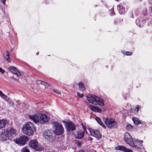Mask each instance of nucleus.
<instances>
[{
    "instance_id": "nucleus-1",
    "label": "nucleus",
    "mask_w": 152,
    "mask_h": 152,
    "mask_svg": "<svg viewBox=\"0 0 152 152\" xmlns=\"http://www.w3.org/2000/svg\"><path fill=\"white\" fill-rule=\"evenodd\" d=\"M29 117L35 123H39L43 124L48 122L49 120L48 118L46 115L39 113H37L34 115H30Z\"/></svg>"
},
{
    "instance_id": "nucleus-2",
    "label": "nucleus",
    "mask_w": 152,
    "mask_h": 152,
    "mask_svg": "<svg viewBox=\"0 0 152 152\" xmlns=\"http://www.w3.org/2000/svg\"><path fill=\"white\" fill-rule=\"evenodd\" d=\"M22 130L24 134L31 136L34 134L35 131V127L31 122H28L23 125Z\"/></svg>"
},
{
    "instance_id": "nucleus-3",
    "label": "nucleus",
    "mask_w": 152,
    "mask_h": 152,
    "mask_svg": "<svg viewBox=\"0 0 152 152\" xmlns=\"http://www.w3.org/2000/svg\"><path fill=\"white\" fill-rule=\"evenodd\" d=\"M88 101L90 103L96 105L98 104L101 106H104V103L102 99L94 95H90L87 96Z\"/></svg>"
},
{
    "instance_id": "nucleus-4",
    "label": "nucleus",
    "mask_w": 152,
    "mask_h": 152,
    "mask_svg": "<svg viewBox=\"0 0 152 152\" xmlns=\"http://www.w3.org/2000/svg\"><path fill=\"white\" fill-rule=\"evenodd\" d=\"M54 129L53 132L56 135H59L62 134L64 132V129L62 125L56 122L53 123Z\"/></svg>"
},
{
    "instance_id": "nucleus-5",
    "label": "nucleus",
    "mask_w": 152,
    "mask_h": 152,
    "mask_svg": "<svg viewBox=\"0 0 152 152\" xmlns=\"http://www.w3.org/2000/svg\"><path fill=\"white\" fill-rule=\"evenodd\" d=\"M30 146L36 151H41L43 150V148L41 145L39 144L37 140H32L29 142Z\"/></svg>"
},
{
    "instance_id": "nucleus-6",
    "label": "nucleus",
    "mask_w": 152,
    "mask_h": 152,
    "mask_svg": "<svg viewBox=\"0 0 152 152\" xmlns=\"http://www.w3.org/2000/svg\"><path fill=\"white\" fill-rule=\"evenodd\" d=\"M105 123L107 127L110 129L116 128L118 126L117 123L113 118H106L105 120Z\"/></svg>"
},
{
    "instance_id": "nucleus-7",
    "label": "nucleus",
    "mask_w": 152,
    "mask_h": 152,
    "mask_svg": "<svg viewBox=\"0 0 152 152\" xmlns=\"http://www.w3.org/2000/svg\"><path fill=\"white\" fill-rule=\"evenodd\" d=\"M29 140L28 137L25 135H23L19 137L18 138H16L14 141L17 144L20 145H23L25 144L26 142Z\"/></svg>"
},
{
    "instance_id": "nucleus-8",
    "label": "nucleus",
    "mask_w": 152,
    "mask_h": 152,
    "mask_svg": "<svg viewBox=\"0 0 152 152\" xmlns=\"http://www.w3.org/2000/svg\"><path fill=\"white\" fill-rule=\"evenodd\" d=\"M63 122L65 124H64L67 131L72 132L76 129V126L75 124L71 121L66 122L63 121Z\"/></svg>"
},
{
    "instance_id": "nucleus-9",
    "label": "nucleus",
    "mask_w": 152,
    "mask_h": 152,
    "mask_svg": "<svg viewBox=\"0 0 152 152\" xmlns=\"http://www.w3.org/2000/svg\"><path fill=\"white\" fill-rule=\"evenodd\" d=\"M142 140H140L137 139H133L131 143H130V146L135 148H141L142 147Z\"/></svg>"
},
{
    "instance_id": "nucleus-10",
    "label": "nucleus",
    "mask_w": 152,
    "mask_h": 152,
    "mask_svg": "<svg viewBox=\"0 0 152 152\" xmlns=\"http://www.w3.org/2000/svg\"><path fill=\"white\" fill-rule=\"evenodd\" d=\"M9 132L8 130L5 129L2 131L0 135V138L1 140H10Z\"/></svg>"
},
{
    "instance_id": "nucleus-11",
    "label": "nucleus",
    "mask_w": 152,
    "mask_h": 152,
    "mask_svg": "<svg viewBox=\"0 0 152 152\" xmlns=\"http://www.w3.org/2000/svg\"><path fill=\"white\" fill-rule=\"evenodd\" d=\"M44 137L49 141H52L53 140L52 133L50 130H45L43 132Z\"/></svg>"
},
{
    "instance_id": "nucleus-12",
    "label": "nucleus",
    "mask_w": 152,
    "mask_h": 152,
    "mask_svg": "<svg viewBox=\"0 0 152 152\" xmlns=\"http://www.w3.org/2000/svg\"><path fill=\"white\" fill-rule=\"evenodd\" d=\"M88 129L91 136L96 137L98 140L101 137V135L98 131L90 128H89Z\"/></svg>"
},
{
    "instance_id": "nucleus-13",
    "label": "nucleus",
    "mask_w": 152,
    "mask_h": 152,
    "mask_svg": "<svg viewBox=\"0 0 152 152\" xmlns=\"http://www.w3.org/2000/svg\"><path fill=\"white\" fill-rule=\"evenodd\" d=\"M84 134V132L81 130L76 131L73 133L75 137L77 139H81L83 137Z\"/></svg>"
},
{
    "instance_id": "nucleus-14",
    "label": "nucleus",
    "mask_w": 152,
    "mask_h": 152,
    "mask_svg": "<svg viewBox=\"0 0 152 152\" xmlns=\"http://www.w3.org/2000/svg\"><path fill=\"white\" fill-rule=\"evenodd\" d=\"M124 139L126 142L130 145V143H131L132 140H133L131 136L127 132L124 133Z\"/></svg>"
},
{
    "instance_id": "nucleus-15",
    "label": "nucleus",
    "mask_w": 152,
    "mask_h": 152,
    "mask_svg": "<svg viewBox=\"0 0 152 152\" xmlns=\"http://www.w3.org/2000/svg\"><path fill=\"white\" fill-rule=\"evenodd\" d=\"M115 149L116 150L122 151L124 152H133L131 149H128L122 145H118L115 147Z\"/></svg>"
},
{
    "instance_id": "nucleus-16",
    "label": "nucleus",
    "mask_w": 152,
    "mask_h": 152,
    "mask_svg": "<svg viewBox=\"0 0 152 152\" xmlns=\"http://www.w3.org/2000/svg\"><path fill=\"white\" fill-rule=\"evenodd\" d=\"M10 140H12L17 134V131L14 129L11 128L9 131Z\"/></svg>"
},
{
    "instance_id": "nucleus-17",
    "label": "nucleus",
    "mask_w": 152,
    "mask_h": 152,
    "mask_svg": "<svg viewBox=\"0 0 152 152\" xmlns=\"http://www.w3.org/2000/svg\"><path fill=\"white\" fill-rule=\"evenodd\" d=\"M9 70L12 73L15 75L18 76H20L21 74L16 69V68L14 66H11L8 68Z\"/></svg>"
},
{
    "instance_id": "nucleus-18",
    "label": "nucleus",
    "mask_w": 152,
    "mask_h": 152,
    "mask_svg": "<svg viewBox=\"0 0 152 152\" xmlns=\"http://www.w3.org/2000/svg\"><path fill=\"white\" fill-rule=\"evenodd\" d=\"M136 24L139 27H141L145 23V20L143 18L140 17L136 19Z\"/></svg>"
},
{
    "instance_id": "nucleus-19",
    "label": "nucleus",
    "mask_w": 152,
    "mask_h": 152,
    "mask_svg": "<svg viewBox=\"0 0 152 152\" xmlns=\"http://www.w3.org/2000/svg\"><path fill=\"white\" fill-rule=\"evenodd\" d=\"M89 108L92 111L98 113H100L102 111V110L99 108L97 107L96 106L92 105H90Z\"/></svg>"
},
{
    "instance_id": "nucleus-20",
    "label": "nucleus",
    "mask_w": 152,
    "mask_h": 152,
    "mask_svg": "<svg viewBox=\"0 0 152 152\" xmlns=\"http://www.w3.org/2000/svg\"><path fill=\"white\" fill-rule=\"evenodd\" d=\"M117 9L121 14H124L126 12L125 9L121 4H120L117 6Z\"/></svg>"
},
{
    "instance_id": "nucleus-21",
    "label": "nucleus",
    "mask_w": 152,
    "mask_h": 152,
    "mask_svg": "<svg viewBox=\"0 0 152 152\" xmlns=\"http://www.w3.org/2000/svg\"><path fill=\"white\" fill-rule=\"evenodd\" d=\"M3 56L6 60L9 62H10V59L9 57V55L7 51H6L3 54Z\"/></svg>"
},
{
    "instance_id": "nucleus-22",
    "label": "nucleus",
    "mask_w": 152,
    "mask_h": 152,
    "mask_svg": "<svg viewBox=\"0 0 152 152\" xmlns=\"http://www.w3.org/2000/svg\"><path fill=\"white\" fill-rule=\"evenodd\" d=\"M7 123V121L4 119L0 120V129L3 128Z\"/></svg>"
},
{
    "instance_id": "nucleus-23",
    "label": "nucleus",
    "mask_w": 152,
    "mask_h": 152,
    "mask_svg": "<svg viewBox=\"0 0 152 152\" xmlns=\"http://www.w3.org/2000/svg\"><path fill=\"white\" fill-rule=\"evenodd\" d=\"M0 96L3 99L7 101H8L10 98L7 97V96L4 94L0 90Z\"/></svg>"
},
{
    "instance_id": "nucleus-24",
    "label": "nucleus",
    "mask_w": 152,
    "mask_h": 152,
    "mask_svg": "<svg viewBox=\"0 0 152 152\" xmlns=\"http://www.w3.org/2000/svg\"><path fill=\"white\" fill-rule=\"evenodd\" d=\"M132 120L134 123L136 124H139L141 123V122L140 120L137 118H132Z\"/></svg>"
},
{
    "instance_id": "nucleus-25",
    "label": "nucleus",
    "mask_w": 152,
    "mask_h": 152,
    "mask_svg": "<svg viewBox=\"0 0 152 152\" xmlns=\"http://www.w3.org/2000/svg\"><path fill=\"white\" fill-rule=\"evenodd\" d=\"M95 120L97 121V122L102 126H103L104 127H105V126L104 125V124L102 122L101 119L97 117H96Z\"/></svg>"
},
{
    "instance_id": "nucleus-26",
    "label": "nucleus",
    "mask_w": 152,
    "mask_h": 152,
    "mask_svg": "<svg viewBox=\"0 0 152 152\" xmlns=\"http://www.w3.org/2000/svg\"><path fill=\"white\" fill-rule=\"evenodd\" d=\"M78 85L79 89L80 90L83 91L85 90V87L83 84L82 83H79Z\"/></svg>"
},
{
    "instance_id": "nucleus-27",
    "label": "nucleus",
    "mask_w": 152,
    "mask_h": 152,
    "mask_svg": "<svg viewBox=\"0 0 152 152\" xmlns=\"http://www.w3.org/2000/svg\"><path fill=\"white\" fill-rule=\"evenodd\" d=\"M37 82L39 83H41L45 85V87L48 86V84L44 81H42L41 80H38Z\"/></svg>"
},
{
    "instance_id": "nucleus-28",
    "label": "nucleus",
    "mask_w": 152,
    "mask_h": 152,
    "mask_svg": "<svg viewBox=\"0 0 152 152\" xmlns=\"http://www.w3.org/2000/svg\"><path fill=\"white\" fill-rule=\"evenodd\" d=\"M22 152H29V149L26 147H25L22 150Z\"/></svg>"
},
{
    "instance_id": "nucleus-29",
    "label": "nucleus",
    "mask_w": 152,
    "mask_h": 152,
    "mask_svg": "<svg viewBox=\"0 0 152 152\" xmlns=\"http://www.w3.org/2000/svg\"><path fill=\"white\" fill-rule=\"evenodd\" d=\"M133 128V126L131 125H128L126 126V129L128 130H131Z\"/></svg>"
},
{
    "instance_id": "nucleus-30",
    "label": "nucleus",
    "mask_w": 152,
    "mask_h": 152,
    "mask_svg": "<svg viewBox=\"0 0 152 152\" xmlns=\"http://www.w3.org/2000/svg\"><path fill=\"white\" fill-rule=\"evenodd\" d=\"M109 11L110 13V15L111 16H112L115 14V13H114L113 9V8L110 10Z\"/></svg>"
},
{
    "instance_id": "nucleus-31",
    "label": "nucleus",
    "mask_w": 152,
    "mask_h": 152,
    "mask_svg": "<svg viewBox=\"0 0 152 152\" xmlns=\"http://www.w3.org/2000/svg\"><path fill=\"white\" fill-rule=\"evenodd\" d=\"M123 53L124 54L127 56H130L132 54V53L131 52L129 51L124 52H123Z\"/></svg>"
},
{
    "instance_id": "nucleus-32",
    "label": "nucleus",
    "mask_w": 152,
    "mask_h": 152,
    "mask_svg": "<svg viewBox=\"0 0 152 152\" xmlns=\"http://www.w3.org/2000/svg\"><path fill=\"white\" fill-rule=\"evenodd\" d=\"M142 13L143 15H145L147 14V10L146 9H144L142 11Z\"/></svg>"
},
{
    "instance_id": "nucleus-33",
    "label": "nucleus",
    "mask_w": 152,
    "mask_h": 152,
    "mask_svg": "<svg viewBox=\"0 0 152 152\" xmlns=\"http://www.w3.org/2000/svg\"><path fill=\"white\" fill-rule=\"evenodd\" d=\"M81 125L83 127V129L84 132H87V131H86V127H85V126H84V125H83V123H82L81 124Z\"/></svg>"
},
{
    "instance_id": "nucleus-34",
    "label": "nucleus",
    "mask_w": 152,
    "mask_h": 152,
    "mask_svg": "<svg viewBox=\"0 0 152 152\" xmlns=\"http://www.w3.org/2000/svg\"><path fill=\"white\" fill-rule=\"evenodd\" d=\"M77 95L80 97H82L83 96V94H80L79 92L77 93Z\"/></svg>"
},
{
    "instance_id": "nucleus-35",
    "label": "nucleus",
    "mask_w": 152,
    "mask_h": 152,
    "mask_svg": "<svg viewBox=\"0 0 152 152\" xmlns=\"http://www.w3.org/2000/svg\"><path fill=\"white\" fill-rule=\"evenodd\" d=\"M53 91L56 93L57 94H60V92L58 90L56 89H54L53 90Z\"/></svg>"
},
{
    "instance_id": "nucleus-36",
    "label": "nucleus",
    "mask_w": 152,
    "mask_h": 152,
    "mask_svg": "<svg viewBox=\"0 0 152 152\" xmlns=\"http://www.w3.org/2000/svg\"><path fill=\"white\" fill-rule=\"evenodd\" d=\"M3 4L4 5L5 4L6 0H1Z\"/></svg>"
},
{
    "instance_id": "nucleus-37",
    "label": "nucleus",
    "mask_w": 152,
    "mask_h": 152,
    "mask_svg": "<svg viewBox=\"0 0 152 152\" xmlns=\"http://www.w3.org/2000/svg\"><path fill=\"white\" fill-rule=\"evenodd\" d=\"M77 145L79 146H80L81 145V143L80 142H77Z\"/></svg>"
},
{
    "instance_id": "nucleus-38",
    "label": "nucleus",
    "mask_w": 152,
    "mask_h": 152,
    "mask_svg": "<svg viewBox=\"0 0 152 152\" xmlns=\"http://www.w3.org/2000/svg\"><path fill=\"white\" fill-rule=\"evenodd\" d=\"M136 109H137V111L138 112V110H139V109H140L139 107H136Z\"/></svg>"
},
{
    "instance_id": "nucleus-39",
    "label": "nucleus",
    "mask_w": 152,
    "mask_h": 152,
    "mask_svg": "<svg viewBox=\"0 0 152 152\" xmlns=\"http://www.w3.org/2000/svg\"><path fill=\"white\" fill-rule=\"evenodd\" d=\"M151 11V15H152V7L150 8Z\"/></svg>"
},
{
    "instance_id": "nucleus-40",
    "label": "nucleus",
    "mask_w": 152,
    "mask_h": 152,
    "mask_svg": "<svg viewBox=\"0 0 152 152\" xmlns=\"http://www.w3.org/2000/svg\"><path fill=\"white\" fill-rule=\"evenodd\" d=\"M78 152H84V151L83 150H80Z\"/></svg>"
},
{
    "instance_id": "nucleus-41",
    "label": "nucleus",
    "mask_w": 152,
    "mask_h": 152,
    "mask_svg": "<svg viewBox=\"0 0 152 152\" xmlns=\"http://www.w3.org/2000/svg\"><path fill=\"white\" fill-rule=\"evenodd\" d=\"M149 2L151 4H152V0H149Z\"/></svg>"
},
{
    "instance_id": "nucleus-42",
    "label": "nucleus",
    "mask_w": 152,
    "mask_h": 152,
    "mask_svg": "<svg viewBox=\"0 0 152 152\" xmlns=\"http://www.w3.org/2000/svg\"><path fill=\"white\" fill-rule=\"evenodd\" d=\"M39 53H37V54L38 55V54Z\"/></svg>"
}]
</instances>
